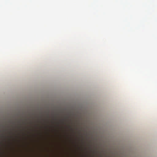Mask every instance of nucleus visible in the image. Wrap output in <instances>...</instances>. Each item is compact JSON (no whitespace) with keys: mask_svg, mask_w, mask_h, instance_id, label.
I'll return each instance as SVG.
<instances>
[{"mask_svg":"<svg viewBox=\"0 0 157 157\" xmlns=\"http://www.w3.org/2000/svg\"><path fill=\"white\" fill-rule=\"evenodd\" d=\"M68 128L71 131L75 130L79 134H82L87 136H91L93 134L92 129L90 127L86 126L83 127H77L75 126L74 128L70 125H68Z\"/></svg>","mask_w":157,"mask_h":157,"instance_id":"nucleus-1","label":"nucleus"},{"mask_svg":"<svg viewBox=\"0 0 157 157\" xmlns=\"http://www.w3.org/2000/svg\"><path fill=\"white\" fill-rule=\"evenodd\" d=\"M21 124H20L18 125H11L10 127L7 124L4 125L0 124V134L10 130H13L15 129H20L23 128Z\"/></svg>","mask_w":157,"mask_h":157,"instance_id":"nucleus-2","label":"nucleus"},{"mask_svg":"<svg viewBox=\"0 0 157 157\" xmlns=\"http://www.w3.org/2000/svg\"><path fill=\"white\" fill-rule=\"evenodd\" d=\"M18 123H20V121H18Z\"/></svg>","mask_w":157,"mask_h":157,"instance_id":"nucleus-3","label":"nucleus"},{"mask_svg":"<svg viewBox=\"0 0 157 157\" xmlns=\"http://www.w3.org/2000/svg\"><path fill=\"white\" fill-rule=\"evenodd\" d=\"M25 139H26V138H25Z\"/></svg>","mask_w":157,"mask_h":157,"instance_id":"nucleus-4","label":"nucleus"}]
</instances>
